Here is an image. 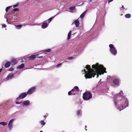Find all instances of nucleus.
I'll return each mask as SVG.
<instances>
[{"instance_id": "28", "label": "nucleus", "mask_w": 132, "mask_h": 132, "mask_svg": "<svg viewBox=\"0 0 132 132\" xmlns=\"http://www.w3.org/2000/svg\"><path fill=\"white\" fill-rule=\"evenodd\" d=\"M61 63H60L57 64L56 66V68H59L61 66Z\"/></svg>"}, {"instance_id": "26", "label": "nucleus", "mask_w": 132, "mask_h": 132, "mask_svg": "<svg viewBox=\"0 0 132 132\" xmlns=\"http://www.w3.org/2000/svg\"><path fill=\"white\" fill-rule=\"evenodd\" d=\"M75 6H71L69 8V9L70 10H71V11H70V12H72V11L73 10L75 9Z\"/></svg>"}, {"instance_id": "20", "label": "nucleus", "mask_w": 132, "mask_h": 132, "mask_svg": "<svg viewBox=\"0 0 132 132\" xmlns=\"http://www.w3.org/2000/svg\"><path fill=\"white\" fill-rule=\"evenodd\" d=\"M71 33V31H70L68 33V38L67 39L68 40H69L70 38V36Z\"/></svg>"}, {"instance_id": "24", "label": "nucleus", "mask_w": 132, "mask_h": 132, "mask_svg": "<svg viewBox=\"0 0 132 132\" xmlns=\"http://www.w3.org/2000/svg\"><path fill=\"white\" fill-rule=\"evenodd\" d=\"M0 124L2 125L3 126H4L7 124V123L6 122H0Z\"/></svg>"}, {"instance_id": "54", "label": "nucleus", "mask_w": 132, "mask_h": 132, "mask_svg": "<svg viewBox=\"0 0 132 132\" xmlns=\"http://www.w3.org/2000/svg\"><path fill=\"white\" fill-rule=\"evenodd\" d=\"M29 0H27V1H29Z\"/></svg>"}, {"instance_id": "22", "label": "nucleus", "mask_w": 132, "mask_h": 132, "mask_svg": "<svg viewBox=\"0 0 132 132\" xmlns=\"http://www.w3.org/2000/svg\"><path fill=\"white\" fill-rule=\"evenodd\" d=\"M126 18H129L131 17V15L130 14H127L125 15Z\"/></svg>"}, {"instance_id": "39", "label": "nucleus", "mask_w": 132, "mask_h": 132, "mask_svg": "<svg viewBox=\"0 0 132 132\" xmlns=\"http://www.w3.org/2000/svg\"><path fill=\"white\" fill-rule=\"evenodd\" d=\"M111 77V76H108L107 77V79H109Z\"/></svg>"}, {"instance_id": "36", "label": "nucleus", "mask_w": 132, "mask_h": 132, "mask_svg": "<svg viewBox=\"0 0 132 132\" xmlns=\"http://www.w3.org/2000/svg\"><path fill=\"white\" fill-rule=\"evenodd\" d=\"M14 70V69L12 68H11L9 69V71H12Z\"/></svg>"}, {"instance_id": "23", "label": "nucleus", "mask_w": 132, "mask_h": 132, "mask_svg": "<svg viewBox=\"0 0 132 132\" xmlns=\"http://www.w3.org/2000/svg\"><path fill=\"white\" fill-rule=\"evenodd\" d=\"M58 14H57L56 15H55V16H53L51 17V18H50L49 19H48L47 20H46V21H48L50 22H51V21L52 19H53L54 17L56 15H57Z\"/></svg>"}, {"instance_id": "32", "label": "nucleus", "mask_w": 132, "mask_h": 132, "mask_svg": "<svg viewBox=\"0 0 132 132\" xmlns=\"http://www.w3.org/2000/svg\"><path fill=\"white\" fill-rule=\"evenodd\" d=\"M72 92H71V91H69L68 93V94L69 95H71L72 94Z\"/></svg>"}, {"instance_id": "9", "label": "nucleus", "mask_w": 132, "mask_h": 132, "mask_svg": "<svg viewBox=\"0 0 132 132\" xmlns=\"http://www.w3.org/2000/svg\"><path fill=\"white\" fill-rule=\"evenodd\" d=\"M14 120V119H12L9 122L8 124V127L10 130H11L13 128L12 123Z\"/></svg>"}, {"instance_id": "17", "label": "nucleus", "mask_w": 132, "mask_h": 132, "mask_svg": "<svg viewBox=\"0 0 132 132\" xmlns=\"http://www.w3.org/2000/svg\"><path fill=\"white\" fill-rule=\"evenodd\" d=\"M87 10H86L83 13H82L80 15V18H82L84 17L86 14L87 13Z\"/></svg>"}, {"instance_id": "56", "label": "nucleus", "mask_w": 132, "mask_h": 132, "mask_svg": "<svg viewBox=\"0 0 132 132\" xmlns=\"http://www.w3.org/2000/svg\"><path fill=\"white\" fill-rule=\"evenodd\" d=\"M65 62H67V61H66Z\"/></svg>"}, {"instance_id": "42", "label": "nucleus", "mask_w": 132, "mask_h": 132, "mask_svg": "<svg viewBox=\"0 0 132 132\" xmlns=\"http://www.w3.org/2000/svg\"><path fill=\"white\" fill-rule=\"evenodd\" d=\"M101 79H100V81L98 82V84H101Z\"/></svg>"}, {"instance_id": "46", "label": "nucleus", "mask_w": 132, "mask_h": 132, "mask_svg": "<svg viewBox=\"0 0 132 132\" xmlns=\"http://www.w3.org/2000/svg\"><path fill=\"white\" fill-rule=\"evenodd\" d=\"M72 94H73V95H75V93H73V92H72Z\"/></svg>"}, {"instance_id": "37", "label": "nucleus", "mask_w": 132, "mask_h": 132, "mask_svg": "<svg viewBox=\"0 0 132 132\" xmlns=\"http://www.w3.org/2000/svg\"><path fill=\"white\" fill-rule=\"evenodd\" d=\"M22 103V102H15V103L16 104H19L20 103Z\"/></svg>"}, {"instance_id": "13", "label": "nucleus", "mask_w": 132, "mask_h": 132, "mask_svg": "<svg viewBox=\"0 0 132 132\" xmlns=\"http://www.w3.org/2000/svg\"><path fill=\"white\" fill-rule=\"evenodd\" d=\"M48 24L47 23L44 22L42 25V28L43 29L45 28L48 26Z\"/></svg>"}, {"instance_id": "19", "label": "nucleus", "mask_w": 132, "mask_h": 132, "mask_svg": "<svg viewBox=\"0 0 132 132\" xmlns=\"http://www.w3.org/2000/svg\"><path fill=\"white\" fill-rule=\"evenodd\" d=\"M51 51V49H47L43 50L40 51L41 52H49Z\"/></svg>"}, {"instance_id": "1", "label": "nucleus", "mask_w": 132, "mask_h": 132, "mask_svg": "<svg viewBox=\"0 0 132 132\" xmlns=\"http://www.w3.org/2000/svg\"><path fill=\"white\" fill-rule=\"evenodd\" d=\"M106 95L109 96H113V100L115 106L121 111L129 106V101L126 96L124 95L122 90H121L118 94L114 95L113 92L110 91L106 93Z\"/></svg>"}, {"instance_id": "10", "label": "nucleus", "mask_w": 132, "mask_h": 132, "mask_svg": "<svg viewBox=\"0 0 132 132\" xmlns=\"http://www.w3.org/2000/svg\"><path fill=\"white\" fill-rule=\"evenodd\" d=\"M22 103L24 105L27 106L30 104V102L29 100H26L22 102Z\"/></svg>"}, {"instance_id": "30", "label": "nucleus", "mask_w": 132, "mask_h": 132, "mask_svg": "<svg viewBox=\"0 0 132 132\" xmlns=\"http://www.w3.org/2000/svg\"><path fill=\"white\" fill-rule=\"evenodd\" d=\"M19 9L17 8H14L13 10V11L14 12L19 11Z\"/></svg>"}, {"instance_id": "40", "label": "nucleus", "mask_w": 132, "mask_h": 132, "mask_svg": "<svg viewBox=\"0 0 132 132\" xmlns=\"http://www.w3.org/2000/svg\"><path fill=\"white\" fill-rule=\"evenodd\" d=\"M113 0H108V3H110L111 2H112L113 1Z\"/></svg>"}, {"instance_id": "27", "label": "nucleus", "mask_w": 132, "mask_h": 132, "mask_svg": "<svg viewBox=\"0 0 132 132\" xmlns=\"http://www.w3.org/2000/svg\"><path fill=\"white\" fill-rule=\"evenodd\" d=\"M12 7L11 6L7 7H6L5 11L6 12H7L8 10Z\"/></svg>"}, {"instance_id": "34", "label": "nucleus", "mask_w": 132, "mask_h": 132, "mask_svg": "<svg viewBox=\"0 0 132 132\" xmlns=\"http://www.w3.org/2000/svg\"><path fill=\"white\" fill-rule=\"evenodd\" d=\"M74 88L76 90H79L78 87L77 86H75L74 87Z\"/></svg>"}, {"instance_id": "49", "label": "nucleus", "mask_w": 132, "mask_h": 132, "mask_svg": "<svg viewBox=\"0 0 132 132\" xmlns=\"http://www.w3.org/2000/svg\"><path fill=\"white\" fill-rule=\"evenodd\" d=\"M19 104H20L21 105L23 104L22 103H20Z\"/></svg>"}, {"instance_id": "33", "label": "nucleus", "mask_w": 132, "mask_h": 132, "mask_svg": "<svg viewBox=\"0 0 132 132\" xmlns=\"http://www.w3.org/2000/svg\"><path fill=\"white\" fill-rule=\"evenodd\" d=\"M18 5H19V3H17L16 4H15V5H14L13 6V7L14 8V7H16L17 6H18Z\"/></svg>"}, {"instance_id": "16", "label": "nucleus", "mask_w": 132, "mask_h": 132, "mask_svg": "<svg viewBox=\"0 0 132 132\" xmlns=\"http://www.w3.org/2000/svg\"><path fill=\"white\" fill-rule=\"evenodd\" d=\"M77 115L78 116H81L82 114V111L81 110H79L77 111L76 113Z\"/></svg>"}, {"instance_id": "41", "label": "nucleus", "mask_w": 132, "mask_h": 132, "mask_svg": "<svg viewBox=\"0 0 132 132\" xmlns=\"http://www.w3.org/2000/svg\"><path fill=\"white\" fill-rule=\"evenodd\" d=\"M37 57L38 58H40V59H41L43 57V56H39Z\"/></svg>"}, {"instance_id": "38", "label": "nucleus", "mask_w": 132, "mask_h": 132, "mask_svg": "<svg viewBox=\"0 0 132 132\" xmlns=\"http://www.w3.org/2000/svg\"><path fill=\"white\" fill-rule=\"evenodd\" d=\"M2 27L3 28V27H6V26L5 24H3L2 25Z\"/></svg>"}, {"instance_id": "43", "label": "nucleus", "mask_w": 132, "mask_h": 132, "mask_svg": "<svg viewBox=\"0 0 132 132\" xmlns=\"http://www.w3.org/2000/svg\"><path fill=\"white\" fill-rule=\"evenodd\" d=\"M47 116H44V120H45L46 119V117H47Z\"/></svg>"}, {"instance_id": "50", "label": "nucleus", "mask_w": 132, "mask_h": 132, "mask_svg": "<svg viewBox=\"0 0 132 132\" xmlns=\"http://www.w3.org/2000/svg\"><path fill=\"white\" fill-rule=\"evenodd\" d=\"M85 128H86V127H87V126H85Z\"/></svg>"}, {"instance_id": "2", "label": "nucleus", "mask_w": 132, "mask_h": 132, "mask_svg": "<svg viewBox=\"0 0 132 132\" xmlns=\"http://www.w3.org/2000/svg\"><path fill=\"white\" fill-rule=\"evenodd\" d=\"M93 69L91 68L89 65L86 66L85 69L82 70L81 72L85 74L84 76L86 79L90 78L92 77H94L97 74V78L99 75L103 74L104 72L106 73V69L101 65H99L98 63L92 65Z\"/></svg>"}, {"instance_id": "47", "label": "nucleus", "mask_w": 132, "mask_h": 132, "mask_svg": "<svg viewBox=\"0 0 132 132\" xmlns=\"http://www.w3.org/2000/svg\"><path fill=\"white\" fill-rule=\"evenodd\" d=\"M89 0V2H92V0Z\"/></svg>"}, {"instance_id": "21", "label": "nucleus", "mask_w": 132, "mask_h": 132, "mask_svg": "<svg viewBox=\"0 0 132 132\" xmlns=\"http://www.w3.org/2000/svg\"><path fill=\"white\" fill-rule=\"evenodd\" d=\"M44 120H43L41 121L40 122V123L41 125H42V127L46 124V122H44Z\"/></svg>"}, {"instance_id": "18", "label": "nucleus", "mask_w": 132, "mask_h": 132, "mask_svg": "<svg viewBox=\"0 0 132 132\" xmlns=\"http://www.w3.org/2000/svg\"><path fill=\"white\" fill-rule=\"evenodd\" d=\"M24 64L23 63H22L18 67V68L19 69H22L24 67Z\"/></svg>"}, {"instance_id": "35", "label": "nucleus", "mask_w": 132, "mask_h": 132, "mask_svg": "<svg viewBox=\"0 0 132 132\" xmlns=\"http://www.w3.org/2000/svg\"><path fill=\"white\" fill-rule=\"evenodd\" d=\"M124 9H125V10H126L127 9H125V8L124 7V6L123 5L122 7L120 8L121 10H123Z\"/></svg>"}, {"instance_id": "53", "label": "nucleus", "mask_w": 132, "mask_h": 132, "mask_svg": "<svg viewBox=\"0 0 132 132\" xmlns=\"http://www.w3.org/2000/svg\"><path fill=\"white\" fill-rule=\"evenodd\" d=\"M85 129L86 130V131L87 130V129H86V128H85Z\"/></svg>"}, {"instance_id": "55", "label": "nucleus", "mask_w": 132, "mask_h": 132, "mask_svg": "<svg viewBox=\"0 0 132 132\" xmlns=\"http://www.w3.org/2000/svg\"><path fill=\"white\" fill-rule=\"evenodd\" d=\"M40 132H43V131H41Z\"/></svg>"}, {"instance_id": "12", "label": "nucleus", "mask_w": 132, "mask_h": 132, "mask_svg": "<svg viewBox=\"0 0 132 132\" xmlns=\"http://www.w3.org/2000/svg\"><path fill=\"white\" fill-rule=\"evenodd\" d=\"M36 55H32L28 57V58H29L30 60H33L36 58Z\"/></svg>"}, {"instance_id": "14", "label": "nucleus", "mask_w": 132, "mask_h": 132, "mask_svg": "<svg viewBox=\"0 0 132 132\" xmlns=\"http://www.w3.org/2000/svg\"><path fill=\"white\" fill-rule=\"evenodd\" d=\"M10 62L12 65H14L17 63V61L16 59H12Z\"/></svg>"}, {"instance_id": "4", "label": "nucleus", "mask_w": 132, "mask_h": 132, "mask_svg": "<svg viewBox=\"0 0 132 132\" xmlns=\"http://www.w3.org/2000/svg\"><path fill=\"white\" fill-rule=\"evenodd\" d=\"M109 46L110 48V51L111 54L114 56L116 55L117 54V51L114 45L110 44L109 45Z\"/></svg>"}, {"instance_id": "8", "label": "nucleus", "mask_w": 132, "mask_h": 132, "mask_svg": "<svg viewBox=\"0 0 132 132\" xmlns=\"http://www.w3.org/2000/svg\"><path fill=\"white\" fill-rule=\"evenodd\" d=\"M35 87H32L29 89L26 93L27 94H31L35 91Z\"/></svg>"}, {"instance_id": "48", "label": "nucleus", "mask_w": 132, "mask_h": 132, "mask_svg": "<svg viewBox=\"0 0 132 132\" xmlns=\"http://www.w3.org/2000/svg\"><path fill=\"white\" fill-rule=\"evenodd\" d=\"M33 25H38V24H33Z\"/></svg>"}, {"instance_id": "6", "label": "nucleus", "mask_w": 132, "mask_h": 132, "mask_svg": "<svg viewBox=\"0 0 132 132\" xmlns=\"http://www.w3.org/2000/svg\"><path fill=\"white\" fill-rule=\"evenodd\" d=\"M15 73L13 74L10 73L7 75V76L6 78L3 79V81H6L13 78L15 75Z\"/></svg>"}, {"instance_id": "5", "label": "nucleus", "mask_w": 132, "mask_h": 132, "mask_svg": "<svg viewBox=\"0 0 132 132\" xmlns=\"http://www.w3.org/2000/svg\"><path fill=\"white\" fill-rule=\"evenodd\" d=\"M120 81L119 78H116L113 79L112 85L114 86H118L120 85Z\"/></svg>"}, {"instance_id": "25", "label": "nucleus", "mask_w": 132, "mask_h": 132, "mask_svg": "<svg viewBox=\"0 0 132 132\" xmlns=\"http://www.w3.org/2000/svg\"><path fill=\"white\" fill-rule=\"evenodd\" d=\"M16 28L17 29H21L22 27L21 25H17L16 26Z\"/></svg>"}, {"instance_id": "51", "label": "nucleus", "mask_w": 132, "mask_h": 132, "mask_svg": "<svg viewBox=\"0 0 132 132\" xmlns=\"http://www.w3.org/2000/svg\"><path fill=\"white\" fill-rule=\"evenodd\" d=\"M7 20H8L7 19L6 20V21H7V22L9 24V23L8 22Z\"/></svg>"}, {"instance_id": "31", "label": "nucleus", "mask_w": 132, "mask_h": 132, "mask_svg": "<svg viewBox=\"0 0 132 132\" xmlns=\"http://www.w3.org/2000/svg\"><path fill=\"white\" fill-rule=\"evenodd\" d=\"M35 4H36L38 2L39 0H33Z\"/></svg>"}, {"instance_id": "11", "label": "nucleus", "mask_w": 132, "mask_h": 132, "mask_svg": "<svg viewBox=\"0 0 132 132\" xmlns=\"http://www.w3.org/2000/svg\"><path fill=\"white\" fill-rule=\"evenodd\" d=\"M75 24L76 27H77L79 26V21L78 20H75L74 22L72 23V25Z\"/></svg>"}, {"instance_id": "44", "label": "nucleus", "mask_w": 132, "mask_h": 132, "mask_svg": "<svg viewBox=\"0 0 132 132\" xmlns=\"http://www.w3.org/2000/svg\"><path fill=\"white\" fill-rule=\"evenodd\" d=\"M75 90V89H74V88L72 89L71 90H70L71 91V92H72L74 91Z\"/></svg>"}, {"instance_id": "29", "label": "nucleus", "mask_w": 132, "mask_h": 132, "mask_svg": "<svg viewBox=\"0 0 132 132\" xmlns=\"http://www.w3.org/2000/svg\"><path fill=\"white\" fill-rule=\"evenodd\" d=\"M74 57H72V56H71V57H68L67 58V59L68 60H72V59H74Z\"/></svg>"}, {"instance_id": "15", "label": "nucleus", "mask_w": 132, "mask_h": 132, "mask_svg": "<svg viewBox=\"0 0 132 132\" xmlns=\"http://www.w3.org/2000/svg\"><path fill=\"white\" fill-rule=\"evenodd\" d=\"M11 62L10 61L7 62L5 65V67L6 68H7L10 67L11 65Z\"/></svg>"}, {"instance_id": "52", "label": "nucleus", "mask_w": 132, "mask_h": 132, "mask_svg": "<svg viewBox=\"0 0 132 132\" xmlns=\"http://www.w3.org/2000/svg\"><path fill=\"white\" fill-rule=\"evenodd\" d=\"M46 115H47L46 116H47L48 115V114H47V113H46Z\"/></svg>"}, {"instance_id": "45", "label": "nucleus", "mask_w": 132, "mask_h": 132, "mask_svg": "<svg viewBox=\"0 0 132 132\" xmlns=\"http://www.w3.org/2000/svg\"><path fill=\"white\" fill-rule=\"evenodd\" d=\"M2 69H0V73L2 71Z\"/></svg>"}, {"instance_id": "3", "label": "nucleus", "mask_w": 132, "mask_h": 132, "mask_svg": "<svg viewBox=\"0 0 132 132\" xmlns=\"http://www.w3.org/2000/svg\"><path fill=\"white\" fill-rule=\"evenodd\" d=\"M82 97L84 100L87 101L92 97V94L90 92L87 91L83 94Z\"/></svg>"}, {"instance_id": "7", "label": "nucleus", "mask_w": 132, "mask_h": 132, "mask_svg": "<svg viewBox=\"0 0 132 132\" xmlns=\"http://www.w3.org/2000/svg\"><path fill=\"white\" fill-rule=\"evenodd\" d=\"M27 95V94L26 92L23 93L21 94L19 96L16 98V99L17 100H19L21 99H23Z\"/></svg>"}]
</instances>
